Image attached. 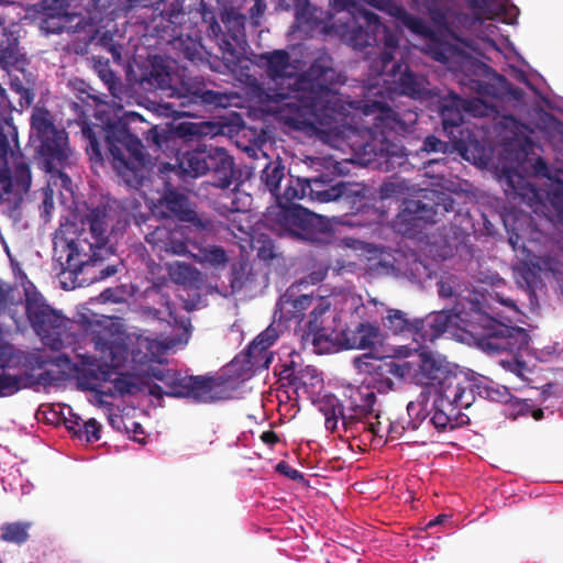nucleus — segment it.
<instances>
[{"label": "nucleus", "instance_id": "30", "mask_svg": "<svg viewBox=\"0 0 563 563\" xmlns=\"http://www.w3.org/2000/svg\"><path fill=\"white\" fill-rule=\"evenodd\" d=\"M159 205L166 209L165 216L176 217L180 221L190 214L191 210L188 205V198L174 189L166 190L159 199Z\"/></svg>", "mask_w": 563, "mask_h": 563}, {"label": "nucleus", "instance_id": "20", "mask_svg": "<svg viewBox=\"0 0 563 563\" xmlns=\"http://www.w3.org/2000/svg\"><path fill=\"white\" fill-rule=\"evenodd\" d=\"M308 198L318 202H331L342 197L350 198L357 192L354 185L343 180H335L332 174H321L309 178Z\"/></svg>", "mask_w": 563, "mask_h": 563}, {"label": "nucleus", "instance_id": "42", "mask_svg": "<svg viewBox=\"0 0 563 563\" xmlns=\"http://www.w3.org/2000/svg\"><path fill=\"white\" fill-rule=\"evenodd\" d=\"M407 413L409 417L408 427L411 431L419 430L420 428L429 429L427 427V418L431 412L426 409L423 402L410 401L407 406Z\"/></svg>", "mask_w": 563, "mask_h": 563}, {"label": "nucleus", "instance_id": "46", "mask_svg": "<svg viewBox=\"0 0 563 563\" xmlns=\"http://www.w3.org/2000/svg\"><path fill=\"white\" fill-rule=\"evenodd\" d=\"M192 224V231L200 234H212L216 232V224L209 218L200 217L195 210H190V214L183 220Z\"/></svg>", "mask_w": 563, "mask_h": 563}, {"label": "nucleus", "instance_id": "26", "mask_svg": "<svg viewBox=\"0 0 563 563\" xmlns=\"http://www.w3.org/2000/svg\"><path fill=\"white\" fill-rule=\"evenodd\" d=\"M317 296L313 295L292 297L286 292L278 301L280 319L300 323L305 319L306 310L311 308Z\"/></svg>", "mask_w": 563, "mask_h": 563}, {"label": "nucleus", "instance_id": "17", "mask_svg": "<svg viewBox=\"0 0 563 563\" xmlns=\"http://www.w3.org/2000/svg\"><path fill=\"white\" fill-rule=\"evenodd\" d=\"M91 341L107 365L119 367L126 361L129 352L122 333L99 327L92 331Z\"/></svg>", "mask_w": 563, "mask_h": 563}, {"label": "nucleus", "instance_id": "35", "mask_svg": "<svg viewBox=\"0 0 563 563\" xmlns=\"http://www.w3.org/2000/svg\"><path fill=\"white\" fill-rule=\"evenodd\" d=\"M320 410L325 418L340 417L345 431L353 430L355 427V416L345 413L343 405L335 396L324 397Z\"/></svg>", "mask_w": 563, "mask_h": 563}, {"label": "nucleus", "instance_id": "11", "mask_svg": "<svg viewBox=\"0 0 563 563\" xmlns=\"http://www.w3.org/2000/svg\"><path fill=\"white\" fill-rule=\"evenodd\" d=\"M25 313L34 332L46 344L55 346L62 343L67 319L52 308L41 294H26Z\"/></svg>", "mask_w": 563, "mask_h": 563}, {"label": "nucleus", "instance_id": "51", "mask_svg": "<svg viewBox=\"0 0 563 563\" xmlns=\"http://www.w3.org/2000/svg\"><path fill=\"white\" fill-rule=\"evenodd\" d=\"M177 372L169 368L153 367L148 372L150 377L161 382L164 389H168Z\"/></svg>", "mask_w": 563, "mask_h": 563}, {"label": "nucleus", "instance_id": "53", "mask_svg": "<svg viewBox=\"0 0 563 563\" xmlns=\"http://www.w3.org/2000/svg\"><path fill=\"white\" fill-rule=\"evenodd\" d=\"M0 185L4 192H11L15 188L14 177L8 166V163H2L0 167Z\"/></svg>", "mask_w": 563, "mask_h": 563}, {"label": "nucleus", "instance_id": "5", "mask_svg": "<svg viewBox=\"0 0 563 563\" xmlns=\"http://www.w3.org/2000/svg\"><path fill=\"white\" fill-rule=\"evenodd\" d=\"M33 135L40 141L37 153L42 158L43 168L52 177H57L64 188H68L71 179L63 169L70 156L68 134L64 129L58 130L48 110L36 109L31 117Z\"/></svg>", "mask_w": 563, "mask_h": 563}, {"label": "nucleus", "instance_id": "12", "mask_svg": "<svg viewBox=\"0 0 563 563\" xmlns=\"http://www.w3.org/2000/svg\"><path fill=\"white\" fill-rule=\"evenodd\" d=\"M311 308L302 340L306 343L310 342L313 352L317 354L331 353L335 351L338 340L333 325L335 316L331 310V301L325 297L317 296Z\"/></svg>", "mask_w": 563, "mask_h": 563}, {"label": "nucleus", "instance_id": "32", "mask_svg": "<svg viewBox=\"0 0 563 563\" xmlns=\"http://www.w3.org/2000/svg\"><path fill=\"white\" fill-rule=\"evenodd\" d=\"M31 521L4 522L0 526V540L7 543L22 545L30 540Z\"/></svg>", "mask_w": 563, "mask_h": 563}, {"label": "nucleus", "instance_id": "45", "mask_svg": "<svg viewBox=\"0 0 563 563\" xmlns=\"http://www.w3.org/2000/svg\"><path fill=\"white\" fill-rule=\"evenodd\" d=\"M113 0H87L85 8L91 24L100 23L112 7Z\"/></svg>", "mask_w": 563, "mask_h": 563}, {"label": "nucleus", "instance_id": "48", "mask_svg": "<svg viewBox=\"0 0 563 563\" xmlns=\"http://www.w3.org/2000/svg\"><path fill=\"white\" fill-rule=\"evenodd\" d=\"M113 388L120 395H134L140 390L135 378L130 374H122L113 379Z\"/></svg>", "mask_w": 563, "mask_h": 563}, {"label": "nucleus", "instance_id": "62", "mask_svg": "<svg viewBox=\"0 0 563 563\" xmlns=\"http://www.w3.org/2000/svg\"><path fill=\"white\" fill-rule=\"evenodd\" d=\"M397 192V186L393 183H385L380 187V195L383 198H389Z\"/></svg>", "mask_w": 563, "mask_h": 563}, {"label": "nucleus", "instance_id": "25", "mask_svg": "<svg viewBox=\"0 0 563 563\" xmlns=\"http://www.w3.org/2000/svg\"><path fill=\"white\" fill-rule=\"evenodd\" d=\"M177 165L172 166L166 164L164 169L170 168L172 172L176 173L183 178L191 177L198 178L206 175V148L198 147L192 151H188L177 159Z\"/></svg>", "mask_w": 563, "mask_h": 563}, {"label": "nucleus", "instance_id": "37", "mask_svg": "<svg viewBox=\"0 0 563 563\" xmlns=\"http://www.w3.org/2000/svg\"><path fill=\"white\" fill-rule=\"evenodd\" d=\"M322 385V377L320 376L318 369L312 365L300 366L296 373V380L292 383V388L298 390H303L305 393H309L314 390L316 387Z\"/></svg>", "mask_w": 563, "mask_h": 563}, {"label": "nucleus", "instance_id": "56", "mask_svg": "<svg viewBox=\"0 0 563 563\" xmlns=\"http://www.w3.org/2000/svg\"><path fill=\"white\" fill-rule=\"evenodd\" d=\"M278 339V332L272 325L266 328L263 332H261L254 340L256 343H261L265 347L269 350V347L276 342Z\"/></svg>", "mask_w": 563, "mask_h": 563}, {"label": "nucleus", "instance_id": "24", "mask_svg": "<svg viewBox=\"0 0 563 563\" xmlns=\"http://www.w3.org/2000/svg\"><path fill=\"white\" fill-rule=\"evenodd\" d=\"M208 36L214 38L219 51L221 52L222 60L230 67L236 66L240 62L241 53L238 51L236 45L234 43L239 42V36L243 35L241 30L238 32H231L230 34H225L222 32L221 25L212 15L211 22L207 29Z\"/></svg>", "mask_w": 563, "mask_h": 563}, {"label": "nucleus", "instance_id": "23", "mask_svg": "<svg viewBox=\"0 0 563 563\" xmlns=\"http://www.w3.org/2000/svg\"><path fill=\"white\" fill-rule=\"evenodd\" d=\"M470 102L456 93L450 92L440 101L439 113L443 131L453 135V130L464 122V112L470 108Z\"/></svg>", "mask_w": 563, "mask_h": 563}, {"label": "nucleus", "instance_id": "50", "mask_svg": "<svg viewBox=\"0 0 563 563\" xmlns=\"http://www.w3.org/2000/svg\"><path fill=\"white\" fill-rule=\"evenodd\" d=\"M194 269L189 264L177 263L169 268L170 278L180 285H185L191 280Z\"/></svg>", "mask_w": 563, "mask_h": 563}, {"label": "nucleus", "instance_id": "21", "mask_svg": "<svg viewBox=\"0 0 563 563\" xmlns=\"http://www.w3.org/2000/svg\"><path fill=\"white\" fill-rule=\"evenodd\" d=\"M206 175H210V184L218 188H229L234 178V161L222 147L206 146Z\"/></svg>", "mask_w": 563, "mask_h": 563}, {"label": "nucleus", "instance_id": "39", "mask_svg": "<svg viewBox=\"0 0 563 563\" xmlns=\"http://www.w3.org/2000/svg\"><path fill=\"white\" fill-rule=\"evenodd\" d=\"M254 280L255 275L252 273V267L249 263L240 261L232 265L229 278L232 292H240Z\"/></svg>", "mask_w": 563, "mask_h": 563}, {"label": "nucleus", "instance_id": "14", "mask_svg": "<svg viewBox=\"0 0 563 563\" xmlns=\"http://www.w3.org/2000/svg\"><path fill=\"white\" fill-rule=\"evenodd\" d=\"M170 98H177L180 107H225L229 98L225 93L208 88L202 77L183 75L175 88L169 92Z\"/></svg>", "mask_w": 563, "mask_h": 563}, {"label": "nucleus", "instance_id": "38", "mask_svg": "<svg viewBox=\"0 0 563 563\" xmlns=\"http://www.w3.org/2000/svg\"><path fill=\"white\" fill-rule=\"evenodd\" d=\"M198 253L192 254L196 262L200 264H208L212 267L224 266L229 262L228 254L222 246L209 245L199 246Z\"/></svg>", "mask_w": 563, "mask_h": 563}, {"label": "nucleus", "instance_id": "6", "mask_svg": "<svg viewBox=\"0 0 563 563\" xmlns=\"http://www.w3.org/2000/svg\"><path fill=\"white\" fill-rule=\"evenodd\" d=\"M453 205L454 200L450 196L438 191H433L431 197L406 200L394 225L402 235L415 236L427 224L440 222L445 213L453 211Z\"/></svg>", "mask_w": 563, "mask_h": 563}, {"label": "nucleus", "instance_id": "57", "mask_svg": "<svg viewBox=\"0 0 563 563\" xmlns=\"http://www.w3.org/2000/svg\"><path fill=\"white\" fill-rule=\"evenodd\" d=\"M276 472L279 474L292 479V481H303V474L298 470L291 467L287 462L280 461L276 465Z\"/></svg>", "mask_w": 563, "mask_h": 563}, {"label": "nucleus", "instance_id": "27", "mask_svg": "<svg viewBox=\"0 0 563 563\" xmlns=\"http://www.w3.org/2000/svg\"><path fill=\"white\" fill-rule=\"evenodd\" d=\"M273 358V353L253 340L247 347L235 357V362H240L243 365V369L246 372H257L266 369Z\"/></svg>", "mask_w": 563, "mask_h": 563}, {"label": "nucleus", "instance_id": "29", "mask_svg": "<svg viewBox=\"0 0 563 563\" xmlns=\"http://www.w3.org/2000/svg\"><path fill=\"white\" fill-rule=\"evenodd\" d=\"M470 383L471 386H468L467 390L472 395V402L475 399V395L496 402H507L510 397V393L507 387L496 386L494 382L470 378Z\"/></svg>", "mask_w": 563, "mask_h": 563}, {"label": "nucleus", "instance_id": "54", "mask_svg": "<svg viewBox=\"0 0 563 563\" xmlns=\"http://www.w3.org/2000/svg\"><path fill=\"white\" fill-rule=\"evenodd\" d=\"M448 144L434 135H429L424 139L422 148L428 153H445Z\"/></svg>", "mask_w": 563, "mask_h": 563}, {"label": "nucleus", "instance_id": "63", "mask_svg": "<svg viewBox=\"0 0 563 563\" xmlns=\"http://www.w3.org/2000/svg\"><path fill=\"white\" fill-rule=\"evenodd\" d=\"M265 9L266 4L263 0H255L254 5L250 10L252 18L255 15H262Z\"/></svg>", "mask_w": 563, "mask_h": 563}, {"label": "nucleus", "instance_id": "36", "mask_svg": "<svg viewBox=\"0 0 563 563\" xmlns=\"http://www.w3.org/2000/svg\"><path fill=\"white\" fill-rule=\"evenodd\" d=\"M175 48L179 49L184 57L192 63L202 62L205 59V47L199 38L190 36H178L173 41Z\"/></svg>", "mask_w": 563, "mask_h": 563}, {"label": "nucleus", "instance_id": "13", "mask_svg": "<svg viewBox=\"0 0 563 563\" xmlns=\"http://www.w3.org/2000/svg\"><path fill=\"white\" fill-rule=\"evenodd\" d=\"M354 364L361 373L369 376L368 385L378 393H388L394 388V378L402 379L409 373V363H397L390 357H376L363 354L354 358Z\"/></svg>", "mask_w": 563, "mask_h": 563}, {"label": "nucleus", "instance_id": "61", "mask_svg": "<svg viewBox=\"0 0 563 563\" xmlns=\"http://www.w3.org/2000/svg\"><path fill=\"white\" fill-rule=\"evenodd\" d=\"M261 440L269 445V446H274L276 443L279 442V437L278 434L273 431V430H267V431H264L262 434H261Z\"/></svg>", "mask_w": 563, "mask_h": 563}, {"label": "nucleus", "instance_id": "18", "mask_svg": "<svg viewBox=\"0 0 563 563\" xmlns=\"http://www.w3.org/2000/svg\"><path fill=\"white\" fill-rule=\"evenodd\" d=\"M459 399H446L443 395H438L433 401L432 409L429 411L430 418L427 427L432 426L439 432L453 430L456 427V409L468 408L472 405V395L468 390L461 395Z\"/></svg>", "mask_w": 563, "mask_h": 563}, {"label": "nucleus", "instance_id": "28", "mask_svg": "<svg viewBox=\"0 0 563 563\" xmlns=\"http://www.w3.org/2000/svg\"><path fill=\"white\" fill-rule=\"evenodd\" d=\"M140 84L146 90H161L168 97L175 88L174 78L168 67L155 63L143 73Z\"/></svg>", "mask_w": 563, "mask_h": 563}, {"label": "nucleus", "instance_id": "60", "mask_svg": "<svg viewBox=\"0 0 563 563\" xmlns=\"http://www.w3.org/2000/svg\"><path fill=\"white\" fill-rule=\"evenodd\" d=\"M177 130L181 136L201 134V131L199 130L198 125L191 122L180 123Z\"/></svg>", "mask_w": 563, "mask_h": 563}, {"label": "nucleus", "instance_id": "55", "mask_svg": "<svg viewBox=\"0 0 563 563\" xmlns=\"http://www.w3.org/2000/svg\"><path fill=\"white\" fill-rule=\"evenodd\" d=\"M410 430L408 423L405 424L402 421H391L387 431V440L394 441L405 437L406 431Z\"/></svg>", "mask_w": 563, "mask_h": 563}, {"label": "nucleus", "instance_id": "43", "mask_svg": "<svg viewBox=\"0 0 563 563\" xmlns=\"http://www.w3.org/2000/svg\"><path fill=\"white\" fill-rule=\"evenodd\" d=\"M82 137L86 141V152L91 162L101 164L103 162V156L101 152V147L98 141V134L95 128L89 124H85L81 128Z\"/></svg>", "mask_w": 563, "mask_h": 563}, {"label": "nucleus", "instance_id": "10", "mask_svg": "<svg viewBox=\"0 0 563 563\" xmlns=\"http://www.w3.org/2000/svg\"><path fill=\"white\" fill-rule=\"evenodd\" d=\"M420 363L417 378L420 384L431 386L438 395L446 399H461V395L471 386L470 378L461 373L453 372L443 361L437 360L430 353L419 355Z\"/></svg>", "mask_w": 563, "mask_h": 563}, {"label": "nucleus", "instance_id": "31", "mask_svg": "<svg viewBox=\"0 0 563 563\" xmlns=\"http://www.w3.org/2000/svg\"><path fill=\"white\" fill-rule=\"evenodd\" d=\"M352 406L350 408L351 416H355V426L361 422V419L373 412V407L376 402V395L374 391L366 388H357L351 395Z\"/></svg>", "mask_w": 563, "mask_h": 563}, {"label": "nucleus", "instance_id": "1", "mask_svg": "<svg viewBox=\"0 0 563 563\" xmlns=\"http://www.w3.org/2000/svg\"><path fill=\"white\" fill-rule=\"evenodd\" d=\"M265 60L266 73L276 86L268 88L266 98L276 103L272 111L286 125L299 130H314L318 125H329L342 106L334 87L342 82L341 74L334 68L331 55L321 52L309 68L294 74L290 55L285 49H275L261 55Z\"/></svg>", "mask_w": 563, "mask_h": 563}, {"label": "nucleus", "instance_id": "44", "mask_svg": "<svg viewBox=\"0 0 563 563\" xmlns=\"http://www.w3.org/2000/svg\"><path fill=\"white\" fill-rule=\"evenodd\" d=\"M22 59L18 41L9 42L5 46H0V66L3 69H10L18 66Z\"/></svg>", "mask_w": 563, "mask_h": 563}, {"label": "nucleus", "instance_id": "52", "mask_svg": "<svg viewBox=\"0 0 563 563\" xmlns=\"http://www.w3.org/2000/svg\"><path fill=\"white\" fill-rule=\"evenodd\" d=\"M297 369L298 366L294 361H290L289 364L282 365L278 372L279 380L286 382L288 386L292 387V383L296 380Z\"/></svg>", "mask_w": 563, "mask_h": 563}, {"label": "nucleus", "instance_id": "34", "mask_svg": "<svg viewBox=\"0 0 563 563\" xmlns=\"http://www.w3.org/2000/svg\"><path fill=\"white\" fill-rule=\"evenodd\" d=\"M309 178L292 177L287 181L283 192H278L276 197L278 207L292 205L296 199H303L308 197Z\"/></svg>", "mask_w": 563, "mask_h": 563}, {"label": "nucleus", "instance_id": "41", "mask_svg": "<svg viewBox=\"0 0 563 563\" xmlns=\"http://www.w3.org/2000/svg\"><path fill=\"white\" fill-rule=\"evenodd\" d=\"M318 9L310 4H306L296 12V25L303 32L314 31L322 24V20L317 16Z\"/></svg>", "mask_w": 563, "mask_h": 563}, {"label": "nucleus", "instance_id": "49", "mask_svg": "<svg viewBox=\"0 0 563 563\" xmlns=\"http://www.w3.org/2000/svg\"><path fill=\"white\" fill-rule=\"evenodd\" d=\"M101 424L93 418L82 422V428L76 438L87 442H96L100 439Z\"/></svg>", "mask_w": 563, "mask_h": 563}, {"label": "nucleus", "instance_id": "59", "mask_svg": "<svg viewBox=\"0 0 563 563\" xmlns=\"http://www.w3.org/2000/svg\"><path fill=\"white\" fill-rule=\"evenodd\" d=\"M10 151L11 147L8 135L3 132L2 128L0 126V161L2 163L7 164Z\"/></svg>", "mask_w": 563, "mask_h": 563}, {"label": "nucleus", "instance_id": "8", "mask_svg": "<svg viewBox=\"0 0 563 563\" xmlns=\"http://www.w3.org/2000/svg\"><path fill=\"white\" fill-rule=\"evenodd\" d=\"M148 393L158 399L163 396L188 398L196 404H212L229 397L224 383L210 376H181L176 374L168 389L153 383L148 384Z\"/></svg>", "mask_w": 563, "mask_h": 563}, {"label": "nucleus", "instance_id": "64", "mask_svg": "<svg viewBox=\"0 0 563 563\" xmlns=\"http://www.w3.org/2000/svg\"><path fill=\"white\" fill-rule=\"evenodd\" d=\"M101 79L108 84L109 86L115 81V75L111 69H102L100 70Z\"/></svg>", "mask_w": 563, "mask_h": 563}, {"label": "nucleus", "instance_id": "47", "mask_svg": "<svg viewBox=\"0 0 563 563\" xmlns=\"http://www.w3.org/2000/svg\"><path fill=\"white\" fill-rule=\"evenodd\" d=\"M13 177H14V183H15L16 189L24 191V192L29 191L30 186H31L32 176H31V169H30V166L27 163H25L23 161L16 162L14 165Z\"/></svg>", "mask_w": 563, "mask_h": 563}, {"label": "nucleus", "instance_id": "58", "mask_svg": "<svg viewBox=\"0 0 563 563\" xmlns=\"http://www.w3.org/2000/svg\"><path fill=\"white\" fill-rule=\"evenodd\" d=\"M65 426L74 437H77L82 428L81 418L78 415L70 413L69 418L65 419Z\"/></svg>", "mask_w": 563, "mask_h": 563}, {"label": "nucleus", "instance_id": "9", "mask_svg": "<svg viewBox=\"0 0 563 563\" xmlns=\"http://www.w3.org/2000/svg\"><path fill=\"white\" fill-rule=\"evenodd\" d=\"M477 314V324L481 330L474 325L472 332L477 336L478 345L488 353L517 354L529 344V334L527 330L520 327H509L496 319L484 314Z\"/></svg>", "mask_w": 563, "mask_h": 563}, {"label": "nucleus", "instance_id": "16", "mask_svg": "<svg viewBox=\"0 0 563 563\" xmlns=\"http://www.w3.org/2000/svg\"><path fill=\"white\" fill-rule=\"evenodd\" d=\"M457 318L451 310L433 311L424 318L412 319L411 339L419 347L433 343L442 336Z\"/></svg>", "mask_w": 563, "mask_h": 563}, {"label": "nucleus", "instance_id": "33", "mask_svg": "<svg viewBox=\"0 0 563 563\" xmlns=\"http://www.w3.org/2000/svg\"><path fill=\"white\" fill-rule=\"evenodd\" d=\"M383 325L390 333L402 335L406 338L411 336L412 320L407 317V313L399 309H387V314L382 319Z\"/></svg>", "mask_w": 563, "mask_h": 563}, {"label": "nucleus", "instance_id": "2", "mask_svg": "<svg viewBox=\"0 0 563 563\" xmlns=\"http://www.w3.org/2000/svg\"><path fill=\"white\" fill-rule=\"evenodd\" d=\"M110 208L98 206L82 220L88 227L75 240L64 246L58 256L63 273H68L74 287H82L103 280L118 273V264H104L113 255L109 245Z\"/></svg>", "mask_w": 563, "mask_h": 563}, {"label": "nucleus", "instance_id": "19", "mask_svg": "<svg viewBox=\"0 0 563 563\" xmlns=\"http://www.w3.org/2000/svg\"><path fill=\"white\" fill-rule=\"evenodd\" d=\"M42 7V29L47 33L60 34L70 25L75 19H79L75 26L78 27L86 20L78 13L69 12V3L67 0H43Z\"/></svg>", "mask_w": 563, "mask_h": 563}, {"label": "nucleus", "instance_id": "15", "mask_svg": "<svg viewBox=\"0 0 563 563\" xmlns=\"http://www.w3.org/2000/svg\"><path fill=\"white\" fill-rule=\"evenodd\" d=\"M188 229L183 225H158L145 234V241L153 252L165 255L186 256L189 251Z\"/></svg>", "mask_w": 563, "mask_h": 563}, {"label": "nucleus", "instance_id": "22", "mask_svg": "<svg viewBox=\"0 0 563 563\" xmlns=\"http://www.w3.org/2000/svg\"><path fill=\"white\" fill-rule=\"evenodd\" d=\"M342 345L349 350H366L375 346L380 341L378 325L367 321L358 322L354 328L341 331Z\"/></svg>", "mask_w": 563, "mask_h": 563}, {"label": "nucleus", "instance_id": "40", "mask_svg": "<svg viewBox=\"0 0 563 563\" xmlns=\"http://www.w3.org/2000/svg\"><path fill=\"white\" fill-rule=\"evenodd\" d=\"M285 176V166L280 162H269L263 169L261 178L275 197L280 191V181Z\"/></svg>", "mask_w": 563, "mask_h": 563}, {"label": "nucleus", "instance_id": "7", "mask_svg": "<svg viewBox=\"0 0 563 563\" xmlns=\"http://www.w3.org/2000/svg\"><path fill=\"white\" fill-rule=\"evenodd\" d=\"M267 220L279 235H290L312 243L322 242L321 235L329 232L325 219L300 205L278 207Z\"/></svg>", "mask_w": 563, "mask_h": 563}, {"label": "nucleus", "instance_id": "4", "mask_svg": "<svg viewBox=\"0 0 563 563\" xmlns=\"http://www.w3.org/2000/svg\"><path fill=\"white\" fill-rule=\"evenodd\" d=\"M103 132L107 158L122 180L131 186L142 185L145 178L147 155L142 141L133 135L126 123L109 122L106 128L97 126Z\"/></svg>", "mask_w": 563, "mask_h": 563}, {"label": "nucleus", "instance_id": "3", "mask_svg": "<svg viewBox=\"0 0 563 563\" xmlns=\"http://www.w3.org/2000/svg\"><path fill=\"white\" fill-rule=\"evenodd\" d=\"M364 125L349 126L345 140L361 165L380 164L397 154L398 146L390 141L393 133L408 132L418 121V113L395 111L380 100L368 101L363 107Z\"/></svg>", "mask_w": 563, "mask_h": 563}]
</instances>
